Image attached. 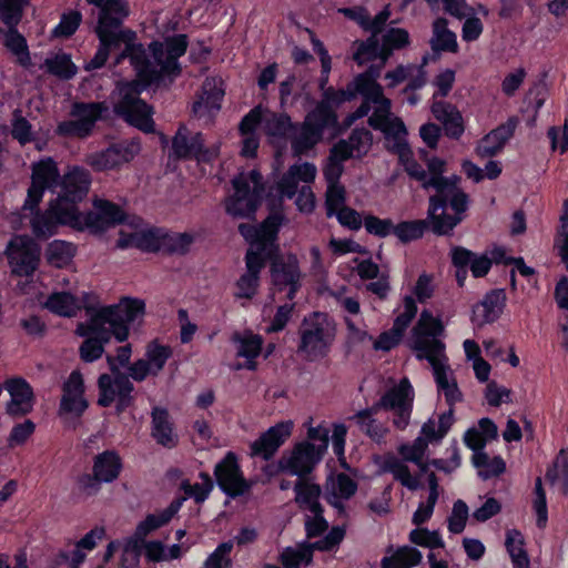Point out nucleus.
Wrapping results in <instances>:
<instances>
[{
  "label": "nucleus",
  "instance_id": "nucleus-36",
  "mask_svg": "<svg viewBox=\"0 0 568 568\" xmlns=\"http://www.w3.org/2000/svg\"><path fill=\"white\" fill-rule=\"evenodd\" d=\"M374 462L379 473H390L396 480L410 490L418 488V477L412 475L408 467L394 455L377 456Z\"/></svg>",
  "mask_w": 568,
  "mask_h": 568
},
{
  "label": "nucleus",
  "instance_id": "nucleus-27",
  "mask_svg": "<svg viewBox=\"0 0 568 568\" xmlns=\"http://www.w3.org/2000/svg\"><path fill=\"white\" fill-rule=\"evenodd\" d=\"M301 272L295 255H286L276 258L272 264V282L277 291L286 292V297L292 300L300 286Z\"/></svg>",
  "mask_w": 568,
  "mask_h": 568
},
{
  "label": "nucleus",
  "instance_id": "nucleus-64",
  "mask_svg": "<svg viewBox=\"0 0 568 568\" xmlns=\"http://www.w3.org/2000/svg\"><path fill=\"white\" fill-rule=\"evenodd\" d=\"M469 509L465 501L458 499L454 503L448 517V530L453 534H460L467 524Z\"/></svg>",
  "mask_w": 568,
  "mask_h": 568
},
{
  "label": "nucleus",
  "instance_id": "nucleus-47",
  "mask_svg": "<svg viewBox=\"0 0 568 568\" xmlns=\"http://www.w3.org/2000/svg\"><path fill=\"white\" fill-rule=\"evenodd\" d=\"M505 546L511 558L514 568H529L530 561L524 548V536L516 529L508 530L506 534Z\"/></svg>",
  "mask_w": 568,
  "mask_h": 568
},
{
  "label": "nucleus",
  "instance_id": "nucleus-8",
  "mask_svg": "<svg viewBox=\"0 0 568 568\" xmlns=\"http://www.w3.org/2000/svg\"><path fill=\"white\" fill-rule=\"evenodd\" d=\"M317 175V168L310 162L291 165L276 183L281 197L294 199L297 210L311 213L315 209V195L312 183Z\"/></svg>",
  "mask_w": 568,
  "mask_h": 568
},
{
  "label": "nucleus",
  "instance_id": "nucleus-34",
  "mask_svg": "<svg viewBox=\"0 0 568 568\" xmlns=\"http://www.w3.org/2000/svg\"><path fill=\"white\" fill-rule=\"evenodd\" d=\"M252 111L258 112V116L255 119L254 123L270 138L272 143L283 138L291 128L290 119L286 115L276 114L262 106H256Z\"/></svg>",
  "mask_w": 568,
  "mask_h": 568
},
{
  "label": "nucleus",
  "instance_id": "nucleus-30",
  "mask_svg": "<svg viewBox=\"0 0 568 568\" xmlns=\"http://www.w3.org/2000/svg\"><path fill=\"white\" fill-rule=\"evenodd\" d=\"M357 490V484L346 474H331L325 485L327 501L338 511H343V503Z\"/></svg>",
  "mask_w": 568,
  "mask_h": 568
},
{
  "label": "nucleus",
  "instance_id": "nucleus-2",
  "mask_svg": "<svg viewBox=\"0 0 568 568\" xmlns=\"http://www.w3.org/2000/svg\"><path fill=\"white\" fill-rule=\"evenodd\" d=\"M87 1L100 8L99 21L95 28L100 47L88 64V69L101 68L111 50H122L116 63L124 58H130L138 79L118 88L120 100L115 104V111L130 124L144 132H152L154 129L152 110L138 98V94L153 82L165 78L171 79L179 74L180 64L178 59L185 53L186 38L180 34L168 38L162 42L151 43V58H148L143 48L135 44V33L120 28L122 20L129 13L124 0Z\"/></svg>",
  "mask_w": 568,
  "mask_h": 568
},
{
  "label": "nucleus",
  "instance_id": "nucleus-58",
  "mask_svg": "<svg viewBox=\"0 0 568 568\" xmlns=\"http://www.w3.org/2000/svg\"><path fill=\"white\" fill-rule=\"evenodd\" d=\"M397 315L394 321L396 329L406 331L410 322L417 314V304L413 295H405L402 303L398 305Z\"/></svg>",
  "mask_w": 568,
  "mask_h": 568
},
{
  "label": "nucleus",
  "instance_id": "nucleus-38",
  "mask_svg": "<svg viewBox=\"0 0 568 568\" xmlns=\"http://www.w3.org/2000/svg\"><path fill=\"white\" fill-rule=\"evenodd\" d=\"M379 409V406L374 404L372 407L359 410L351 417L363 433L376 442L383 439L388 432L387 426L374 417Z\"/></svg>",
  "mask_w": 568,
  "mask_h": 568
},
{
  "label": "nucleus",
  "instance_id": "nucleus-56",
  "mask_svg": "<svg viewBox=\"0 0 568 568\" xmlns=\"http://www.w3.org/2000/svg\"><path fill=\"white\" fill-rule=\"evenodd\" d=\"M14 28L9 27L4 36V44L17 57L20 64L29 65L30 54L26 39Z\"/></svg>",
  "mask_w": 568,
  "mask_h": 568
},
{
  "label": "nucleus",
  "instance_id": "nucleus-12",
  "mask_svg": "<svg viewBox=\"0 0 568 568\" xmlns=\"http://www.w3.org/2000/svg\"><path fill=\"white\" fill-rule=\"evenodd\" d=\"M234 192L225 201L226 212L234 217H248L257 206L262 192L258 172L241 173L233 180Z\"/></svg>",
  "mask_w": 568,
  "mask_h": 568
},
{
  "label": "nucleus",
  "instance_id": "nucleus-9",
  "mask_svg": "<svg viewBox=\"0 0 568 568\" xmlns=\"http://www.w3.org/2000/svg\"><path fill=\"white\" fill-rule=\"evenodd\" d=\"M335 336L334 321L324 313L315 312L301 324L298 352L310 361L323 358L328 354Z\"/></svg>",
  "mask_w": 568,
  "mask_h": 568
},
{
  "label": "nucleus",
  "instance_id": "nucleus-43",
  "mask_svg": "<svg viewBox=\"0 0 568 568\" xmlns=\"http://www.w3.org/2000/svg\"><path fill=\"white\" fill-rule=\"evenodd\" d=\"M430 44L434 51L457 52L458 43L456 34L448 30L445 19L438 18L434 21Z\"/></svg>",
  "mask_w": 568,
  "mask_h": 568
},
{
  "label": "nucleus",
  "instance_id": "nucleus-61",
  "mask_svg": "<svg viewBox=\"0 0 568 568\" xmlns=\"http://www.w3.org/2000/svg\"><path fill=\"white\" fill-rule=\"evenodd\" d=\"M30 0H1L0 16L8 27H16L22 17V11Z\"/></svg>",
  "mask_w": 568,
  "mask_h": 568
},
{
  "label": "nucleus",
  "instance_id": "nucleus-21",
  "mask_svg": "<svg viewBox=\"0 0 568 568\" xmlns=\"http://www.w3.org/2000/svg\"><path fill=\"white\" fill-rule=\"evenodd\" d=\"M201 133L191 134L185 128H181L172 142L173 155L179 159H196L199 162H209L219 155L217 145L204 148Z\"/></svg>",
  "mask_w": 568,
  "mask_h": 568
},
{
  "label": "nucleus",
  "instance_id": "nucleus-23",
  "mask_svg": "<svg viewBox=\"0 0 568 568\" xmlns=\"http://www.w3.org/2000/svg\"><path fill=\"white\" fill-rule=\"evenodd\" d=\"M84 384L82 375L74 371L63 385V395L60 402L59 415L65 422L80 417L88 407L84 398Z\"/></svg>",
  "mask_w": 568,
  "mask_h": 568
},
{
  "label": "nucleus",
  "instance_id": "nucleus-63",
  "mask_svg": "<svg viewBox=\"0 0 568 568\" xmlns=\"http://www.w3.org/2000/svg\"><path fill=\"white\" fill-rule=\"evenodd\" d=\"M435 288V276L433 274L422 273L417 277L410 295H413L417 302L423 304L434 296Z\"/></svg>",
  "mask_w": 568,
  "mask_h": 568
},
{
  "label": "nucleus",
  "instance_id": "nucleus-26",
  "mask_svg": "<svg viewBox=\"0 0 568 568\" xmlns=\"http://www.w3.org/2000/svg\"><path fill=\"white\" fill-rule=\"evenodd\" d=\"M235 351L236 363L234 369H248L256 368V359L262 352L263 338L253 332L245 331L242 333H234L231 337Z\"/></svg>",
  "mask_w": 568,
  "mask_h": 568
},
{
  "label": "nucleus",
  "instance_id": "nucleus-13",
  "mask_svg": "<svg viewBox=\"0 0 568 568\" xmlns=\"http://www.w3.org/2000/svg\"><path fill=\"white\" fill-rule=\"evenodd\" d=\"M65 173L61 176L58 164L45 158L32 164L31 185L28 189L23 211H33L41 202L45 191L59 193Z\"/></svg>",
  "mask_w": 568,
  "mask_h": 568
},
{
  "label": "nucleus",
  "instance_id": "nucleus-54",
  "mask_svg": "<svg viewBox=\"0 0 568 568\" xmlns=\"http://www.w3.org/2000/svg\"><path fill=\"white\" fill-rule=\"evenodd\" d=\"M408 32L400 28H392L383 36L382 64L392 54L393 50L400 49L408 43Z\"/></svg>",
  "mask_w": 568,
  "mask_h": 568
},
{
  "label": "nucleus",
  "instance_id": "nucleus-42",
  "mask_svg": "<svg viewBox=\"0 0 568 568\" xmlns=\"http://www.w3.org/2000/svg\"><path fill=\"white\" fill-rule=\"evenodd\" d=\"M258 112L251 111L244 116L240 125V133L242 136V150L243 156L252 158L256 154L258 148L257 130H260L254 121L257 119Z\"/></svg>",
  "mask_w": 568,
  "mask_h": 568
},
{
  "label": "nucleus",
  "instance_id": "nucleus-37",
  "mask_svg": "<svg viewBox=\"0 0 568 568\" xmlns=\"http://www.w3.org/2000/svg\"><path fill=\"white\" fill-rule=\"evenodd\" d=\"M151 435L158 444L164 447L172 448L178 444V435L173 429L166 409L160 407L153 408Z\"/></svg>",
  "mask_w": 568,
  "mask_h": 568
},
{
  "label": "nucleus",
  "instance_id": "nucleus-33",
  "mask_svg": "<svg viewBox=\"0 0 568 568\" xmlns=\"http://www.w3.org/2000/svg\"><path fill=\"white\" fill-rule=\"evenodd\" d=\"M505 294L503 291H493L473 308V322L478 325H485L496 321L505 306Z\"/></svg>",
  "mask_w": 568,
  "mask_h": 568
},
{
  "label": "nucleus",
  "instance_id": "nucleus-5",
  "mask_svg": "<svg viewBox=\"0 0 568 568\" xmlns=\"http://www.w3.org/2000/svg\"><path fill=\"white\" fill-rule=\"evenodd\" d=\"M284 216L282 213L271 214L258 227L252 224H241L239 230L248 242L250 248L246 254L247 271L235 285V297L251 300L258 287V273L264 265L265 258L273 255L277 246L276 234Z\"/></svg>",
  "mask_w": 568,
  "mask_h": 568
},
{
  "label": "nucleus",
  "instance_id": "nucleus-41",
  "mask_svg": "<svg viewBox=\"0 0 568 568\" xmlns=\"http://www.w3.org/2000/svg\"><path fill=\"white\" fill-rule=\"evenodd\" d=\"M77 252V247L62 240L50 242L45 248V260L54 267L62 268L71 264Z\"/></svg>",
  "mask_w": 568,
  "mask_h": 568
},
{
  "label": "nucleus",
  "instance_id": "nucleus-29",
  "mask_svg": "<svg viewBox=\"0 0 568 568\" xmlns=\"http://www.w3.org/2000/svg\"><path fill=\"white\" fill-rule=\"evenodd\" d=\"M224 95L223 82L217 78L206 79L193 103V112L199 118L210 116L221 108Z\"/></svg>",
  "mask_w": 568,
  "mask_h": 568
},
{
  "label": "nucleus",
  "instance_id": "nucleus-15",
  "mask_svg": "<svg viewBox=\"0 0 568 568\" xmlns=\"http://www.w3.org/2000/svg\"><path fill=\"white\" fill-rule=\"evenodd\" d=\"M415 392L407 377L389 387L376 403L379 408L392 410L393 424L398 429H405L409 424Z\"/></svg>",
  "mask_w": 568,
  "mask_h": 568
},
{
  "label": "nucleus",
  "instance_id": "nucleus-48",
  "mask_svg": "<svg viewBox=\"0 0 568 568\" xmlns=\"http://www.w3.org/2000/svg\"><path fill=\"white\" fill-rule=\"evenodd\" d=\"M422 554L419 550L404 546L392 555L385 557L382 561L383 568H412L417 566L422 561Z\"/></svg>",
  "mask_w": 568,
  "mask_h": 568
},
{
  "label": "nucleus",
  "instance_id": "nucleus-53",
  "mask_svg": "<svg viewBox=\"0 0 568 568\" xmlns=\"http://www.w3.org/2000/svg\"><path fill=\"white\" fill-rule=\"evenodd\" d=\"M171 356L172 349L169 345L153 341L146 346L144 359L153 371V375H158Z\"/></svg>",
  "mask_w": 568,
  "mask_h": 568
},
{
  "label": "nucleus",
  "instance_id": "nucleus-22",
  "mask_svg": "<svg viewBox=\"0 0 568 568\" xmlns=\"http://www.w3.org/2000/svg\"><path fill=\"white\" fill-rule=\"evenodd\" d=\"M214 475L221 489L231 497L241 496L251 488V484L243 477L236 455L232 452L216 464Z\"/></svg>",
  "mask_w": 568,
  "mask_h": 568
},
{
  "label": "nucleus",
  "instance_id": "nucleus-50",
  "mask_svg": "<svg viewBox=\"0 0 568 568\" xmlns=\"http://www.w3.org/2000/svg\"><path fill=\"white\" fill-rule=\"evenodd\" d=\"M376 34L377 33H373V36L366 41L354 43L355 51L353 53V59L359 65L375 60H379V68L384 65L382 64V47L378 43Z\"/></svg>",
  "mask_w": 568,
  "mask_h": 568
},
{
  "label": "nucleus",
  "instance_id": "nucleus-14",
  "mask_svg": "<svg viewBox=\"0 0 568 568\" xmlns=\"http://www.w3.org/2000/svg\"><path fill=\"white\" fill-rule=\"evenodd\" d=\"M162 244L161 233L138 216H126L122 221L116 242L120 248H138L154 252Z\"/></svg>",
  "mask_w": 568,
  "mask_h": 568
},
{
  "label": "nucleus",
  "instance_id": "nucleus-32",
  "mask_svg": "<svg viewBox=\"0 0 568 568\" xmlns=\"http://www.w3.org/2000/svg\"><path fill=\"white\" fill-rule=\"evenodd\" d=\"M87 294L82 296L73 292H54L49 295L43 306L53 314L72 317L83 307Z\"/></svg>",
  "mask_w": 568,
  "mask_h": 568
},
{
  "label": "nucleus",
  "instance_id": "nucleus-45",
  "mask_svg": "<svg viewBox=\"0 0 568 568\" xmlns=\"http://www.w3.org/2000/svg\"><path fill=\"white\" fill-rule=\"evenodd\" d=\"M339 11L372 33H378L389 18L388 9L381 11L374 19H371L363 8L341 9Z\"/></svg>",
  "mask_w": 568,
  "mask_h": 568
},
{
  "label": "nucleus",
  "instance_id": "nucleus-17",
  "mask_svg": "<svg viewBox=\"0 0 568 568\" xmlns=\"http://www.w3.org/2000/svg\"><path fill=\"white\" fill-rule=\"evenodd\" d=\"M140 150V143L136 140L122 141L103 151L89 154L85 162L95 171L116 170L131 162Z\"/></svg>",
  "mask_w": 568,
  "mask_h": 568
},
{
  "label": "nucleus",
  "instance_id": "nucleus-60",
  "mask_svg": "<svg viewBox=\"0 0 568 568\" xmlns=\"http://www.w3.org/2000/svg\"><path fill=\"white\" fill-rule=\"evenodd\" d=\"M234 542L229 540L220 544L213 552H211L205 561L203 568H232V559L230 554L233 549Z\"/></svg>",
  "mask_w": 568,
  "mask_h": 568
},
{
  "label": "nucleus",
  "instance_id": "nucleus-40",
  "mask_svg": "<svg viewBox=\"0 0 568 568\" xmlns=\"http://www.w3.org/2000/svg\"><path fill=\"white\" fill-rule=\"evenodd\" d=\"M385 79L388 81V87H396L397 84L409 79V83L405 92L413 91L423 87L426 82L425 72L423 68L416 67H398L393 71L386 73Z\"/></svg>",
  "mask_w": 568,
  "mask_h": 568
},
{
  "label": "nucleus",
  "instance_id": "nucleus-24",
  "mask_svg": "<svg viewBox=\"0 0 568 568\" xmlns=\"http://www.w3.org/2000/svg\"><path fill=\"white\" fill-rule=\"evenodd\" d=\"M102 104H75L71 111L70 119L59 124V132L71 136H85L101 116Z\"/></svg>",
  "mask_w": 568,
  "mask_h": 568
},
{
  "label": "nucleus",
  "instance_id": "nucleus-62",
  "mask_svg": "<svg viewBox=\"0 0 568 568\" xmlns=\"http://www.w3.org/2000/svg\"><path fill=\"white\" fill-rule=\"evenodd\" d=\"M443 2L445 11L458 19L468 17V14H481L483 18L488 16V10L483 4L470 7L465 0H443Z\"/></svg>",
  "mask_w": 568,
  "mask_h": 568
},
{
  "label": "nucleus",
  "instance_id": "nucleus-55",
  "mask_svg": "<svg viewBox=\"0 0 568 568\" xmlns=\"http://www.w3.org/2000/svg\"><path fill=\"white\" fill-rule=\"evenodd\" d=\"M343 148L344 144H335L331 150L329 158L324 168V176L327 184L338 183L343 173V162L348 159L343 152H341Z\"/></svg>",
  "mask_w": 568,
  "mask_h": 568
},
{
  "label": "nucleus",
  "instance_id": "nucleus-44",
  "mask_svg": "<svg viewBox=\"0 0 568 568\" xmlns=\"http://www.w3.org/2000/svg\"><path fill=\"white\" fill-rule=\"evenodd\" d=\"M295 500L298 506L305 511L315 513L322 511L320 505L321 489L318 485L310 481H298L295 486Z\"/></svg>",
  "mask_w": 568,
  "mask_h": 568
},
{
  "label": "nucleus",
  "instance_id": "nucleus-59",
  "mask_svg": "<svg viewBox=\"0 0 568 568\" xmlns=\"http://www.w3.org/2000/svg\"><path fill=\"white\" fill-rule=\"evenodd\" d=\"M410 542L432 550L444 548L445 542L437 530L416 528L409 532Z\"/></svg>",
  "mask_w": 568,
  "mask_h": 568
},
{
  "label": "nucleus",
  "instance_id": "nucleus-31",
  "mask_svg": "<svg viewBox=\"0 0 568 568\" xmlns=\"http://www.w3.org/2000/svg\"><path fill=\"white\" fill-rule=\"evenodd\" d=\"M182 506V500L178 499L172 501L166 508L156 510L146 515L135 527L134 536L141 542L153 531L165 526L179 511Z\"/></svg>",
  "mask_w": 568,
  "mask_h": 568
},
{
  "label": "nucleus",
  "instance_id": "nucleus-51",
  "mask_svg": "<svg viewBox=\"0 0 568 568\" xmlns=\"http://www.w3.org/2000/svg\"><path fill=\"white\" fill-rule=\"evenodd\" d=\"M119 550H121L119 559L120 568H138L143 550V542L134 536H129L120 540Z\"/></svg>",
  "mask_w": 568,
  "mask_h": 568
},
{
  "label": "nucleus",
  "instance_id": "nucleus-28",
  "mask_svg": "<svg viewBox=\"0 0 568 568\" xmlns=\"http://www.w3.org/2000/svg\"><path fill=\"white\" fill-rule=\"evenodd\" d=\"M4 389L10 395L6 410L12 416H22L30 413L33 408L34 396L29 383L22 377H10L3 384Z\"/></svg>",
  "mask_w": 568,
  "mask_h": 568
},
{
  "label": "nucleus",
  "instance_id": "nucleus-35",
  "mask_svg": "<svg viewBox=\"0 0 568 568\" xmlns=\"http://www.w3.org/2000/svg\"><path fill=\"white\" fill-rule=\"evenodd\" d=\"M518 121L509 119L506 123L499 125L483 138L478 145L477 152L481 156L494 155L499 152L506 142L513 136Z\"/></svg>",
  "mask_w": 568,
  "mask_h": 568
},
{
  "label": "nucleus",
  "instance_id": "nucleus-10",
  "mask_svg": "<svg viewBox=\"0 0 568 568\" xmlns=\"http://www.w3.org/2000/svg\"><path fill=\"white\" fill-rule=\"evenodd\" d=\"M79 202L73 201V209L63 212L62 222L69 224V227L73 230L98 233L116 223L121 224L125 217L122 210L109 201L95 200L93 210L89 212L79 211Z\"/></svg>",
  "mask_w": 568,
  "mask_h": 568
},
{
  "label": "nucleus",
  "instance_id": "nucleus-6",
  "mask_svg": "<svg viewBox=\"0 0 568 568\" xmlns=\"http://www.w3.org/2000/svg\"><path fill=\"white\" fill-rule=\"evenodd\" d=\"M90 173L79 166L69 168L62 181L61 191L49 203L45 212H37L30 219L32 232L38 237H49L58 232L60 225L69 226L62 222L63 212L73 209V201H82L90 189Z\"/></svg>",
  "mask_w": 568,
  "mask_h": 568
},
{
  "label": "nucleus",
  "instance_id": "nucleus-49",
  "mask_svg": "<svg viewBox=\"0 0 568 568\" xmlns=\"http://www.w3.org/2000/svg\"><path fill=\"white\" fill-rule=\"evenodd\" d=\"M213 488V481L207 474L200 475V481L191 483L189 479H182L180 490L183 491L182 499L192 498L195 503H203Z\"/></svg>",
  "mask_w": 568,
  "mask_h": 568
},
{
  "label": "nucleus",
  "instance_id": "nucleus-1",
  "mask_svg": "<svg viewBox=\"0 0 568 568\" xmlns=\"http://www.w3.org/2000/svg\"><path fill=\"white\" fill-rule=\"evenodd\" d=\"M379 70L358 75L354 81L355 91L333 89L325 90L321 103L310 112L303 125L295 134L292 149L296 155H301L311 150L318 143L323 133L332 129L335 133L336 115L333 106H337L345 101H349L355 92L364 97V103L352 115V121L359 119L368 113L371 108L373 112L368 119L369 125L383 133L386 148L398 155V159L407 174L422 183L424 189H434L445 191L454 182H460L457 175L444 176L446 171V161L437 156L427 160V171L423 169L413 158V153L407 144V130L404 122L390 112V100L387 99L382 87L376 82Z\"/></svg>",
  "mask_w": 568,
  "mask_h": 568
},
{
  "label": "nucleus",
  "instance_id": "nucleus-19",
  "mask_svg": "<svg viewBox=\"0 0 568 568\" xmlns=\"http://www.w3.org/2000/svg\"><path fill=\"white\" fill-rule=\"evenodd\" d=\"M344 537V530L334 527L328 535L313 545H297L288 547L281 554V561L284 568H301L307 566L312 560L313 549L331 550L338 545Z\"/></svg>",
  "mask_w": 568,
  "mask_h": 568
},
{
  "label": "nucleus",
  "instance_id": "nucleus-11",
  "mask_svg": "<svg viewBox=\"0 0 568 568\" xmlns=\"http://www.w3.org/2000/svg\"><path fill=\"white\" fill-rule=\"evenodd\" d=\"M324 453V445H315L310 442L298 443L292 449L285 450L276 463L267 465L265 473L270 476L285 473L302 477L313 470Z\"/></svg>",
  "mask_w": 568,
  "mask_h": 568
},
{
  "label": "nucleus",
  "instance_id": "nucleus-16",
  "mask_svg": "<svg viewBox=\"0 0 568 568\" xmlns=\"http://www.w3.org/2000/svg\"><path fill=\"white\" fill-rule=\"evenodd\" d=\"M99 399L98 404L108 407L115 403L116 412L122 413L133 402L134 386L129 377L121 373L102 374L98 381Z\"/></svg>",
  "mask_w": 568,
  "mask_h": 568
},
{
  "label": "nucleus",
  "instance_id": "nucleus-18",
  "mask_svg": "<svg viewBox=\"0 0 568 568\" xmlns=\"http://www.w3.org/2000/svg\"><path fill=\"white\" fill-rule=\"evenodd\" d=\"M122 460L114 450H105L94 457L92 477L85 476L80 479V487L88 494L99 490L100 483H112L120 476Z\"/></svg>",
  "mask_w": 568,
  "mask_h": 568
},
{
  "label": "nucleus",
  "instance_id": "nucleus-57",
  "mask_svg": "<svg viewBox=\"0 0 568 568\" xmlns=\"http://www.w3.org/2000/svg\"><path fill=\"white\" fill-rule=\"evenodd\" d=\"M44 65L50 73L64 79L72 78L77 72V67L65 53H57L45 59Z\"/></svg>",
  "mask_w": 568,
  "mask_h": 568
},
{
  "label": "nucleus",
  "instance_id": "nucleus-7",
  "mask_svg": "<svg viewBox=\"0 0 568 568\" xmlns=\"http://www.w3.org/2000/svg\"><path fill=\"white\" fill-rule=\"evenodd\" d=\"M458 183H452L445 191H436L437 194L429 199L427 220L438 235L449 234L464 220L468 209V196Z\"/></svg>",
  "mask_w": 568,
  "mask_h": 568
},
{
  "label": "nucleus",
  "instance_id": "nucleus-52",
  "mask_svg": "<svg viewBox=\"0 0 568 568\" xmlns=\"http://www.w3.org/2000/svg\"><path fill=\"white\" fill-rule=\"evenodd\" d=\"M473 464L483 478L498 476L505 470V462L501 457H489L485 452H476L473 455Z\"/></svg>",
  "mask_w": 568,
  "mask_h": 568
},
{
  "label": "nucleus",
  "instance_id": "nucleus-25",
  "mask_svg": "<svg viewBox=\"0 0 568 568\" xmlns=\"http://www.w3.org/2000/svg\"><path fill=\"white\" fill-rule=\"evenodd\" d=\"M293 428V420H283L270 427L251 444V455L260 456L266 460L270 459L291 437Z\"/></svg>",
  "mask_w": 568,
  "mask_h": 568
},
{
  "label": "nucleus",
  "instance_id": "nucleus-39",
  "mask_svg": "<svg viewBox=\"0 0 568 568\" xmlns=\"http://www.w3.org/2000/svg\"><path fill=\"white\" fill-rule=\"evenodd\" d=\"M455 422L454 409L440 414L437 418L428 419L420 429V435L427 444L442 440Z\"/></svg>",
  "mask_w": 568,
  "mask_h": 568
},
{
  "label": "nucleus",
  "instance_id": "nucleus-4",
  "mask_svg": "<svg viewBox=\"0 0 568 568\" xmlns=\"http://www.w3.org/2000/svg\"><path fill=\"white\" fill-rule=\"evenodd\" d=\"M444 333L445 326L442 320L430 311L423 310L410 332L408 346L417 359H425L429 363L438 395L444 397L449 408L453 409L455 404L462 402L463 395L448 363L446 346L439 339Z\"/></svg>",
  "mask_w": 568,
  "mask_h": 568
},
{
  "label": "nucleus",
  "instance_id": "nucleus-3",
  "mask_svg": "<svg viewBox=\"0 0 568 568\" xmlns=\"http://www.w3.org/2000/svg\"><path fill=\"white\" fill-rule=\"evenodd\" d=\"M85 308L88 320L78 324L75 333L84 338L79 352L81 359L88 363L102 356L104 344L111 337L120 343L126 341L131 328L140 326L145 314L144 302L129 296L114 304Z\"/></svg>",
  "mask_w": 568,
  "mask_h": 568
},
{
  "label": "nucleus",
  "instance_id": "nucleus-20",
  "mask_svg": "<svg viewBox=\"0 0 568 568\" xmlns=\"http://www.w3.org/2000/svg\"><path fill=\"white\" fill-rule=\"evenodd\" d=\"M11 270L18 275L32 274L39 263L40 248L28 236H16L7 248Z\"/></svg>",
  "mask_w": 568,
  "mask_h": 568
},
{
  "label": "nucleus",
  "instance_id": "nucleus-46",
  "mask_svg": "<svg viewBox=\"0 0 568 568\" xmlns=\"http://www.w3.org/2000/svg\"><path fill=\"white\" fill-rule=\"evenodd\" d=\"M373 138L369 131L355 130L348 140H343L337 144H344L341 150L348 159L361 158L365 155L372 146Z\"/></svg>",
  "mask_w": 568,
  "mask_h": 568
}]
</instances>
